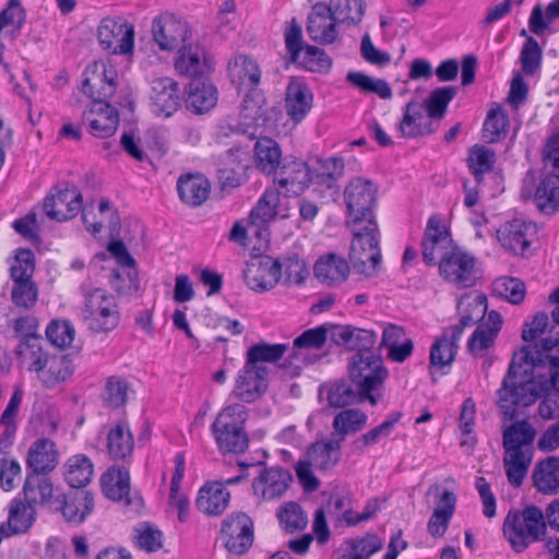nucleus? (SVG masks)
Listing matches in <instances>:
<instances>
[{
    "mask_svg": "<svg viewBox=\"0 0 559 559\" xmlns=\"http://www.w3.org/2000/svg\"><path fill=\"white\" fill-rule=\"evenodd\" d=\"M332 336L336 344L357 350L348 362L349 379L358 390L359 402L368 401L376 405L378 396L373 392L380 389L388 371L381 356L372 349L374 333L350 326H336Z\"/></svg>",
    "mask_w": 559,
    "mask_h": 559,
    "instance_id": "nucleus-1",
    "label": "nucleus"
},
{
    "mask_svg": "<svg viewBox=\"0 0 559 559\" xmlns=\"http://www.w3.org/2000/svg\"><path fill=\"white\" fill-rule=\"evenodd\" d=\"M546 356L534 358L527 349L515 353L502 388L498 391V404L506 416L512 417L516 406H530L534 404L549 389V376L547 368H537V361Z\"/></svg>",
    "mask_w": 559,
    "mask_h": 559,
    "instance_id": "nucleus-2",
    "label": "nucleus"
},
{
    "mask_svg": "<svg viewBox=\"0 0 559 559\" xmlns=\"http://www.w3.org/2000/svg\"><path fill=\"white\" fill-rule=\"evenodd\" d=\"M546 531L543 511L528 506L522 511L510 510L503 521L502 533L515 552H523L537 542Z\"/></svg>",
    "mask_w": 559,
    "mask_h": 559,
    "instance_id": "nucleus-3",
    "label": "nucleus"
},
{
    "mask_svg": "<svg viewBox=\"0 0 559 559\" xmlns=\"http://www.w3.org/2000/svg\"><path fill=\"white\" fill-rule=\"evenodd\" d=\"M341 441L334 438L322 439L311 444L305 457L295 465L296 476L306 491H314L320 486L312 468L326 471L334 467L341 460Z\"/></svg>",
    "mask_w": 559,
    "mask_h": 559,
    "instance_id": "nucleus-4",
    "label": "nucleus"
},
{
    "mask_svg": "<svg viewBox=\"0 0 559 559\" xmlns=\"http://www.w3.org/2000/svg\"><path fill=\"white\" fill-rule=\"evenodd\" d=\"M346 224L353 233L349 251L353 266L362 274L372 275L381 263L379 227L376 219Z\"/></svg>",
    "mask_w": 559,
    "mask_h": 559,
    "instance_id": "nucleus-5",
    "label": "nucleus"
},
{
    "mask_svg": "<svg viewBox=\"0 0 559 559\" xmlns=\"http://www.w3.org/2000/svg\"><path fill=\"white\" fill-rule=\"evenodd\" d=\"M81 318L94 333H109L120 322V313L115 298L100 288L84 294Z\"/></svg>",
    "mask_w": 559,
    "mask_h": 559,
    "instance_id": "nucleus-6",
    "label": "nucleus"
},
{
    "mask_svg": "<svg viewBox=\"0 0 559 559\" xmlns=\"http://www.w3.org/2000/svg\"><path fill=\"white\" fill-rule=\"evenodd\" d=\"M377 192V187L372 181L359 177L352 179L344 190L347 209L346 222L364 223V221H373Z\"/></svg>",
    "mask_w": 559,
    "mask_h": 559,
    "instance_id": "nucleus-7",
    "label": "nucleus"
},
{
    "mask_svg": "<svg viewBox=\"0 0 559 559\" xmlns=\"http://www.w3.org/2000/svg\"><path fill=\"white\" fill-rule=\"evenodd\" d=\"M151 33L160 50L173 51L191 39L188 22L171 12H163L152 21Z\"/></svg>",
    "mask_w": 559,
    "mask_h": 559,
    "instance_id": "nucleus-8",
    "label": "nucleus"
},
{
    "mask_svg": "<svg viewBox=\"0 0 559 559\" xmlns=\"http://www.w3.org/2000/svg\"><path fill=\"white\" fill-rule=\"evenodd\" d=\"M134 37L133 24L120 16L103 19L97 28L99 45L114 55H132Z\"/></svg>",
    "mask_w": 559,
    "mask_h": 559,
    "instance_id": "nucleus-9",
    "label": "nucleus"
},
{
    "mask_svg": "<svg viewBox=\"0 0 559 559\" xmlns=\"http://www.w3.org/2000/svg\"><path fill=\"white\" fill-rule=\"evenodd\" d=\"M439 271L447 282L460 288L473 286L477 278L475 258L457 248L451 249L449 254L442 257L439 261Z\"/></svg>",
    "mask_w": 559,
    "mask_h": 559,
    "instance_id": "nucleus-10",
    "label": "nucleus"
},
{
    "mask_svg": "<svg viewBox=\"0 0 559 559\" xmlns=\"http://www.w3.org/2000/svg\"><path fill=\"white\" fill-rule=\"evenodd\" d=\"M326 338L328 328L320 325L304 331L294 340L292 347L288 349L289 364L295 370L294 374H298L302 367L318 359L316 352L324 346Z\"/></svg>",
    "mask_w": 559,
    "mask_h": 559,
    "instance_id": "nucleus-11",
    "label": "nucleus"
},
{
    "mask_svg": "<svg viewBox=\"0 0 559 559\" xmlns=\"http://www.w3.org/2000/svg\"><path fill=\"white\" fill-rule=\"evenodd\" d=\"M221 535L229 552L242 555L253 543V522L242 512L231 514L223 522Z\"/></svg>",
    "mask_w": 559,
    "mask_h": 559,
    "instance_id": "nucleus-12",
    "label": "nucleus"
},
{
    "mask_svg": "<svg viewBox=\"0 0 559 559\" xmlns=\"http://www.w3.org/2000/svg\"><path fill=\"white\" fill-rule=\"evenodd\" d=\"M116 70L103 61L90 64L83 73L82 92L95 100H104L115 92Z\"/></svg>",
    "mask_w": 559,
    "mask_h": 559,
    "instance_id": "nucleus-13",
    "label": "nucleus"
},
{
    "mask_svg": "<svg viewBox=\"0 0 559 559\" xmlns=\"http://www.w3.org/2000/svg\"><path fill=\"white\" fill-rule=\"evenodd\" d=\"M428 492L435 496V508L427 523V532L433 538H441L454 514L456 496L449 489L441 490L437 484L430 486Z\"/></svg>",
    "mask_w": 559,
    "mask_h": 559,
    "instance_id": "nucleus-14",
    "label": "nucleus"
},
{
    "mask_svg": "<svg viewBox=\"0 0 559 559\" xmlns=\"http://www.w3.org/2000/svg\"><path fill=\"white\" fill-rule=\"evenodd\" d=\"M82 121L92 135L105 139L116 133L119 115L110 104L104 100H95L84 111Z\"/></svg>",
    "mask_w": 559,
    "mask_h": 559,
    "instance_id": "nucleus-15",
    "label": "nucleus"
},
{
    "mask_svg": "<svg viewBox=\"0 0 559 559\" xmlns=\"http://www.w3.org/2000/svg\"><path fill=\"white\" fill-rule=\"evenodd\" d=\"M282 265L277 259L264 255L250 263L245 272L248 287L257 293L271 290L281 282Z\"/></svg>",
    "mask_w": 559,
    "mask_h": 559,
    "instance_id": "nucleus-16",
    "label": "nucleus"
},
{
    "mask_svg": "<svg viewBox=\"0 0 559 559\" xmlns=\"http://www.w3.org/2000/svg\"><path fill=\"white\" fill-rule=\"evenodd\" d=\"M267 367H254L245 362L239 371L233 395L246 403L258 400L267 388Z\"/></svg>",
    "mask_w": 559,
    "mask_h": 559,
    "instance_id": "nucleus-17",
    "label": "nucleus"
},
{
    "mask_svg": "<svg viewBox=\"0 0 559 559\" xmlns=\"http://www.w3.org/2000/svg\"><path fill=\"white\" fill-rule=\"evenodd\" d=\"M452 239L449 229L438 216L428 219L423 239V258L428 264L441 261L451 251Z\"/></svg>",
    "mask_w": 559,
    "mask_h": 559,
    "instance_id": "nucleus-18",
    "label": "nucleus"
},
{
    "mask_svg": "<svg viewBox=\"0 0 559 559\" xmlns=\"http://www.w3.org/2000/svg\"><path fill=\"white\" fill-rule=\"evenodd\" d=\"M44 210L48 217L59 222L70 219L82 210V195L74 186H67L46 197Z\"/></svg>",
    "mask_w": 559,
    "mask_h": 559,
    "instance_id": "nucleus-19",
    "label": "nucleus"
},
{
    "mask_svg": "<svg viewBox=\"0 0 559 559\" xmlns=\"http://www.w3.org/2000/svg\"><path fill=\"white\" fill-rule=\"evenodd\" d=\"M292 475L282 467H263L252 483L255 497L261 500H275L281 498L289 487Z\"/></svg>",
    "mask_w": 559,
    "mask_h": 559,
    "instance_id": "nucleus-20",
    "label": "nucleus"
},
{
    "mask_svg": "<svg viewBox=\"0 0 559 559\" xmlns=\"http://www.w3.org/2000/svg\"><path fill=\"white\" fill-rule=\"evenodd\" d=\"M94 509V497L86 490H71L55 501V512H60L71 524H81Z\"/></svg>",
    "mask_w": 559,
    "mask_h": 559,
    "instance_id": "nucleus-21",
    "label": "nucleus"
},
{
    "mask_svg": "<svg viewBox=\"0 0 559 559\" xmlns=\"http://www.w3.org/2000/svg\"><path fill=\"white\" fill-rule=\"evenodd\" d=\"M536 233L533 224L521 218L504 223L497 230L500 245L514 254H524L531 245V237Z\"/></svg>",
    "mask_w": 559,
    "mask_h": 559,
    "instance_id": "nucleus-22",
    "label": "nucleus"
},
{
    "mask_svg": "<svg viewBox=\"0 0 559 559\" xmlns=\"http://www.w3.org/2000/svg\"><path fill=\"white\" fill-rule=\"evenodd\" d=\"M335 15L324 3L313 5L309 16L307 32L310 38L320 44H331L337 37Z\"/></svg>",
    "mask_w": 559,
    "mask_h": 559,
    "instance_id": "nucleus-23",
    "label": "nucleus"
},
{
    "mask_svg": "<svg viewBox=\"0 0 559 559\" xmlns=\"http://www.w3.org/2000/svg\"><path fill=\"white\" fill-rule=\"evenodd\" d=\"M275 217L288 218V209L282 201L277 189H266L257 205L251 210L250 227L263 226Z\"/></svg>",
    "mask_w": 559,
    "mask_h": 559,
    "instance_id": "nucleus-24",
    "label": "nucleus"
},
{
    "mask_svg": "<svg viewBox=\"0 0 559 559\" xmlns=\"http://www.w3.org/2000/svg\"><path fill=\"white\" fill-rule=\"evenodd\" d=\"M151 99L156 115L171 116L180 106L178 84L170 78L153 80Z\"/></svg>",
    "mask_w": 559,
    "mask_h": 559,
    "instance_id": "nucleus-25",
    "label": "nucleus"
},
{
    "mask_svg": "<svg viewBox=\"0 0 559 559\" xmlns=\"http://www.w3.org/2000/svg\"><path fill=\"white\" fill-rule=\"evenodd\" d=\"M59 463V452L53 441L48 438L35 440L28 448L26 466L32 474H47Z\"/></svg>",
    "mask_w": 559,
    "mask_h": 559,
    "instance_id": "nucleus-26",
    "label": "nucleus"
},
{
    "mask_svg": "<svg viewBox=\"0 0 559 559\" xmlns=\"http://www.w3.org/2000/svg\"><path fill=\"white\" fill-rule=\"evenodd\" d=\"M106 448L112 461L129 462L132 459L134 438L128 423L119 421L108 428Z\"/></svg>",
    "mask_w": 559,
    "mask_h": 559,
    "instance_id": "nucleus-27",
    "label": "nucleus"
},
{
    "mask_svg": "<svg viewBox=\"0 0 559 559\" xmlns=\"http://www.w3.org/2000/svg\"><path fill=\"white\" fill-rule=\"evenodd\" d=\"M502 328V317L499 312L489 311L487 318L476 328L467 342V348L473 355H483L491 348Z\"/></svg>",
    "mask_w": 559,
    "mask_h": 559,
    "instance_id": "nucleus-28",
    "label": "nucleus"
},
{
    "mask_svg": "<svg viewBox=\"0 0 559 559\" xmlns=\"http://www.w3.org/2000/svg\"><path fill=\"white\" fill-rule=\"evenodd\" d=\"M381 345L386 349V357L400 364L409 358L414 350L412 338L402 326L395 324H389L383 329Z\"/></svg>",
    "mask_w": 559,
    "mask_h": 559,
    "instance_id": "nucleus-29",
    "label": "nucleus"
},
{
    "mask_svg": "<svg viewBox=\"0 0 559 559\" xmlns=\"http://www.w3.org/2000/svg\"><path fill=\"white\" fill-rule=\"evenodd\" d=\"M432 119L426 114L424 105L418 102H409L404 107L403 119L400 121L399 130L402 136L417 138L433 132Z\"/></svg>",
    "mask_w": 559,
    "mask_h": 559,
    "instance_id": "nucleus-30",
    "label": "nucleus"
},
{
    "mask_svg": "<svg viewBox=\"0 0 559 559\" xmlns=\"http://www.w3.org/2000/svg\"><path fill=\"white\" fill-rule=\"evenodd\" d=\"M230 493L221 481L206 483L199 490L195 506L207 515H219L228 507Z\"/></svg>",
    "mask_w": 559,
    "mask_h": 559,
    "instance_id": "nucleus-31",
    "label": "nucleus"
},
{
    "mask_svg": "<svg viewBox=\"0 0 559 559\" xmlns=\"http://www.w3.org/2000/svg\"><path fill=\"white\" fill-rule=\"evenodd\" d=\"M73 373V359L69 355H55L49 357L37 379L44 388L51 390L69 381Z\"/></svg>",
    "mask_w": 559,
    "mask_h": 559,
    "instance_id": "nucleus-32",
    "label": "nucleus"
},
{
    "mask_svg": "<svg viewBox=\"0 0 559 559\" xmlns=\"http://www.w3.org/2000/svg\"><path fill=\"white\" fill-rule=\"evenodd\" d=\"M43 474H29L23 486L24 499L32 506H47L51 511L53 510L55 501L59 496L55 495V489L51 480L41 476Z\"/></svg>",
    "mask_w": 559,
    "mask_h": 559,
    "instance_id": "nucleus-33",
    "label": "nucleus"
},
{
    "mask_svg": "<svg viewBox=\"0 0 559 559\" xmlns=\"http://www.w3.org/2000/svg\"><path fill=\"white\" fill-rule=\"evenodd\" d=\"M312 93L300 81L292 80L286 88L285 109L295 122H300L312 107Z\"/></svg>",
    "mask_w": 559,
    "mask_h": 559,
    "instance_id": "nucleus-34",
    "label": "nucleus"
},
{
    "mask_svg": "<svg viewBox=\"0 0 559 559\" xmlns=\"http://www.w3.org/2000/svg\"><path fill=\"white\" fill-rule=\"evenodd\" d=\"M533 484L544 495L559 493V456H548L536 463Z\"/></svg>",
    "mask_w": 559,
    "mask_h": 559,
    "instance_id": "nucleus-35",
    "label": "nucleus"
},
{
    "mask_svg": "<svg viewBox=\"0 0 559 559\" xmlns=\"http://www.w3.org/2000/svg\"><path fill=\"white\" fill-rule=\"evenodd\" d=\"M536 436L534 427L525 420L516 421L503 431V448L506 452L532 453Z\"/></svg>",
    "mask_w": 559,
    "mask_h": 559,
    "instance_id": "nucleus-36",
    "label": "nucleus"
},
{
    "mask_svg": "<svg viewBox=\"0 0 559 559\" xmlns=\"http://www.w3.org/2000/svg\"><path fill=\"white\" fill-rule=\"evenodd\" d=\"M312 185L318 188L335 190L338 179L344 174V160L341 157L316 158L311 163Z\"/></svg>",
    "mask_w": 559,
    "mask_h": 559,
    "instance_id": "nucleus-37",
    "label": "nucleus"
},
{
    "mask_svg": "<svg viewBox=\"0 0 559 559\" xmlns=\"http://www.w3.org/2000/svg\"><path fill=\"white\" fill-rule=\"evenodd\" d=\"M319 399L325 400L332 408H343L359 401L358 390H354L346 380H334L319 386Z\"/></svg>",
    "mask_w": 559,
    "mask_h": 559,
    "instance_id": "nucleus-38",
    "label": "nucleus"
},
{
    "mask_svg": "<svg viewBox=\"0 0 559 559\" xmlns=\"http://www.w3.org/2000/svg\"><path fill=\"white\" fill-rule=\"evenodd\" d=\"M103 492L114 501L130 503V475L129 471L121 466L110 467L100 479Z\"/></svg>",
    "mask_w": 559,
    "mask_h": 559,
    "instance_id": "nucleus-39",
    "label": "nucleus"
},
{
    "mask_svg": "<svg viewBox=\"0 0 559 559\" xmlns=\"http://www.w3.org/2000/svg\"><path fill=\"white\" fill-rule=\"evenodd\" d=\"M229 75L238 88H252L261 79V70L254 59L239 55L228 64Z\"/></svg>",
    "mask_w": 559,
    "mask_h": 559,
    "instance_id": "nucleus-40",
    "label": "nucleus"
},
{
    "mask_svg": "<svg viewBox=\"0 0 559 559\" xmlns=\"http://www.w3.org/2000/svg\"><path fill=\"white\" fill-rule=\"evenodd\" d=\"M205 52L201 46L190 40L178 48L175 69L181 75L194 78L203 73Z\"/></svg>",
    "mask_w": 559,
    "mask_h": 559,
    "instance_id": "nucleus-41",
    "label": "nucleus"
},
{
    "mask_svg": "<svg viewBox=\"0 0 559 559\" xmlns=\"http://www.w3.org/2000/svg\"><path fill=\"white\" fill-rule=\"evenodd\" d=\"M177 189L182 202L190 206H199L209 197L210 183L201 175L189 174L178 179Z\"/></svg>",
    "mask_w": 559,
    "mask_h": 559,
    "instance_id": "nucleus-42",
    "label": "nucleus"
},
{
    "mask_svg": "<svg viewBox=\"0 0 559 559\" xmlns=\"http://www.w3.org/2000/svg\"><path fill=\"white\" fill-rule=\"evenodd\" d=\"M368 421L366 413L358 408H346L338 412L332 421L333 435L337 441L344 442L345 438L360 431Z\"/></svg>",
    "mask_w": 559,
    "mask_h": 559,
    "instance_id": "nucleus-43",
    "label": "nucleus"
},
{
    "mask_svg": "<svg viewBox=\"0 0 559 559\" xmlns=\"http://www.w3.org/2000/svg\"><path fill=\"white\" fill-rule=\"evenodd\" d=\"M94 465L85 454L70 456L63 465L64 480L72 488L85 487L92 479Z\"/></svg>",
    "mask_w": 559,
    "mask_h": 559,
    "instance_id": "nucleus-44",
    "label": "nucleus"
},
{
    "mask_svg": "<svg viewBox=\"0 0 559 559\" xmlns=\"http://www.w3.org/2000/svg\"><path fill=\"white\" fill-rule=\"evenodd\" d=\"M462 335V329L453 326L451 335L443 334L435 341L430 348V365L432 367L442 368L450 366L455 358L456 341Z\"/></svg>",
    "mask_w": 559,
    "mask_h": 559,
    "instance_id": "nucleus-45",
    "label": "nucleus"
},
{
    "mask_svg": "<svg viewBox=\"0 0 559 559\" xmlns=\"http://www.w3.org/2000/svg\"><path fill=\"white\" fill-rule=\"evenodd\" d=\"M348 273L346 260L333 253L321 258L314 265L316 277L328 285L343 282Z\"/></svg>",
    "mask_w": 559,
    "mask_h": 559,
    "instance_id": "nucleus-46",
    "label": "nucleus"
},
{
    "mask_svg": "<svg viewBox=\"0 0 559 559\" xmlns=\"http://www.w3.org/2000/svg\"><path fill=\"white\" fill-rule=\"evenodd\" d=\"M381 547L382 542L374 534H367L361 538L347 539L338 549V559H369Z\"/></svg>",
    "mask_w": 559,
    "mask_h": 559,
    "instance_id": "nucleus-47",
    "label": "nucleus"
},
{
    "mask_svg": "<svg viewBox=\"0 0 559 559\" xmlns=\"http://www.w3.org/2000/svg\"><path fill=\"white\" fill-rule=\"evenodd\" d=\"M214 85L204 82H192L189 86L186 107L194 114H203L212 109L217 102Z\"/></svg>",
    "mask_w": 559,
    "mask_h": 559,
    "instance_id": "nucleus-48",
    "label": "nucleus"
},
{
    "mask_svg": "<svg viewBox=\"0 0 559 559\" xmlns=\"http://www.w3.org/2000/svg\"><path fill=\"white\" fill-rule=\"evenodd\" d=\"M536 206L545 213L559 211V175L548 174L536 188L534 194Z\"/></svg>",
    "mask_w": 559,
    "mask_h": 559,
    "instance_id": "nucleus-49",
    "label": "nucleus"
},
{
    "mask_svg": "<svg viewBox=\"0 0 559 559\" xmlns=\"http://www.w3.org/2000/svg\"><path fill=\"white\" fill-rule=\"evenodd\" d=\"M281 148L271 138H261L254 144L257 167L264 174H273L281 163Z\"/></svg>",
    "mask_w": 559,
    "mask_h": 559,
    "instance_id": "nucleus-50",
    "label": "nucleus"
},
{
    "mask_svg": "<svg viewBox=\"0 0 559 559\" xmlns=\"http://www.w3.org/2000/svg\"><path fill=\"white\" fill-rule=\"evenodd\" d=\"M218 449L222 452L242 453L248 448V436L245 428H228L212 426Z\"/></svg>",
    "mask_w": 559,
    "mask_h": 559,
    "instance_id": "nucleus-51",
    "label": "nucleus"
},
{
    "mask_svg": "<svg viewBox=\"0 0 559 559\" xmlns=\"http://www.w3.org/2000/svg\"><path fill=\"white\" fill-rule=\"evenodd\" d=\"M509 119L504 109L495 104L487 114L484 122L483 136L489 143H496L507 136Z\"/></svg>",
    "mask_w": 559,
    "mask_h": 559,
    "instance_id": "nucleus-52",
    "label": "nucleus"
},
{
    "mask_svg": "<svg viewBox=\"0 0 559 559\" xmlns=\"http://www.w3.org/2000/svg\"><path fill=\"white\" fill-rule=\"evenodd\" d=\"M19 356L21 362L31 372H35L37 377L46 366L50 356H48L40 346V341L37 337H29L24 341L19 347Z\"/></svg>",
    "mask_w": 559,
    "mask_h": 559,
    "instance_id": "nucleus-53",
    "label": "nucleus"
},
{
    "mask_svg": "<svg viewBox=\"0 0 559 559\" xmlns=\"http://www.w3.org/2000/svg\"><path fill=\"white\" fill-rule=\"evenodd\" d=\"M25 21V12L21 0H9L7 8L0 13V36L12 40Z\"/></svg>",
    "mask_w": 559,
    "mask_h": 559,
    "instance_id": "nucleus-54",
    "label": "nucleus"
},
{
    "mask_svg": "<svg viewBox=\"0 0 559 559\" xmlns=\"http://www.w3.org/2000/svg\"><path fill=\"white\" fill-rule=\"evenodd\" d=\"M532 453H513L506 452L503 456V466L508 481L513 487H520L527 475L528 467L532 463Z\"/></svg>",
    "mask_w": 559,
    "mask_h": 559,
    "instance_id": "nucleus-55",
    "label": "nucleus"
},
{
    "mask_svg": "<svg viewBox=\"0 0 559 559\" xmlns=\"http://www.w3.org/2000/svg\"><path fill=\"white\" fill-rule=\"evenodd\" d=\"M401 417V413L392 414L382 424L355 439L352 447L356 452L362 453L368 447L374 445L381 439L389 437Z\"/></svg>",
    "mask_w": 559,
    "mask_h": 559,
    "instance_id": "nucleus-56",
    "label": "nucleus"
},
{
    "mask_svg": "<svg viewBox=\"0 0 559 559\" xmlns=\"http://www.w3.org/2000/svg\"><path fill=\"white\" fill-rule=\"evenodd\" d=\"M288 349L287 344H254L247 352L246 362L254 367H265L262 362H276Z\"/></svg>",
    "mask_w": 559,
    "mask_h": 559,
    "instance_id": "nucleus-57",
    "label": "nucleus"
},
{
    "mask_svg": "<svg viewBox=\"0 0 559 559\" xmlns=\"http://www.w3.org/2000/svg\"><path fill=\"white\" fill-rule=\"evenodd\" d=\"M457 309L461 312L460 328L463 330L484 317L487 310V298L483 294H467L459 300Z\"/></svg>",
    "mask_w": 559,
    "mask_h": 559,
    "instance_id": "nucleus-58",
    "label": "nucleus"
},
{
    "mask_svg": "<svg viewBox=\"0 0 559 559\" xmlns=\"http://www.w3.org/2000/svg\"><path fill=\"white\" fill-rule=\"evenodd\" d=\"M309 183H312L311 164L302 162L292 163L288 175L278 179V185L293 193L301 192Z\"/></svg>",
    "mask_w": 559,
    "mask_h": 559,
    "instance_id": "nucleus-59",
    "label": "nucleus"
},
{
    "mask_svg": "<svg viewBox=\"0 0 559 559\" xmlns=\"http://www.w3.org/2000/svg\"><path fill=\"white\" fill-rule=\"evenodd\" d=\"M496 153L493 150L484 145H474L468 154V168L475 176L477 182H480L483 175L490 173L496 164Z\"/></svg>",
    "mask_w": 559,
    "mask_h": 559,
    "instance_id": "nucleus-60",
    "label": "nucleus"
},
{
    "mask_svg": "<svg viewBox=\"0 0 559 559\" xmlns=\"http://www.w3.org/2000/svg\"><path fill=\"white\" fill-rule=\"evenodd\" d=\"M456 95V88L444 86L436 88L430 93L428 98L421 104L426 109V114L432 120H440L443 118L448 105Z\"/></svg>",
    "mask_w": 559,
    "mask_h": 559,
    "instance_id": "nucleus-61",
    "label": "nucleus"
},
{
    "mask_svg": "<svg viewBox=\"0 0 559 559\" xmlns=\"http://www.w3.org/2000/svg\"><path fill=\"white\" fill-rule=\"evenodd\" d=\"M328 7L338 23H358L365 14L364 0H331Z\"/></svg>",
    "mask_w": 559,
    "mask_h": 559,
    "instance_id": "nucleus-62",
    "label": "nucleus"
},
{
    "mask_svg": "<svg viewBox=\"0 0 559 559\" xmlns=\"http://www.w3.org/2000/svg\"><path fill=\"white\" fill-rule=\"evenodd\" d=\"M347 81L365 93H373L383 99L392 97L390 85L382 79L371 78L361 72H349Z\"/></svg>",
    "mask_w": 559,
    "mask_h": 559,
    "instance_id": "nucleus-63",
    "label": "nucleus"
},
{
    "mask_svg": "<svg viewBox=\"0 0 559 559\" xmlns=\"http://www.w3.org/2000/svg\"><path fill=\"white\" fill-rule=\"evenodd\" d=\"M555 22H559V0L549 2L545 11L540 5H536L530 16V29L539 35Z\"/></svg>",
    "mask_w": 559,
    "mask_h": 559,
    "instance_id": "nucleus-64",
    "label": "nucleus"
}]
</instances>
